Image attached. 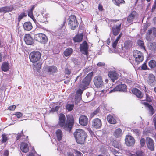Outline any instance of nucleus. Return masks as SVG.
Masks as SVG:
<instances>
[{
  "mask_svg": "<svg viewBox=\"0 0 156 156\" xmlns=\"http://www.w3.org/2000/svg\"><path fill=\"white\" fill-rule=\"evenodd\" d=\"M66 117L64 114H60L59 116V125L66 130L70 132L74 124V119L72 115L67 116V120L65 122Z\"/></svg>",
  "mask_w": 156,
  "mask_h": 156,
  "instance_id": "1",
  "label": "nucleus"
},
{
  "mask_svg": "<svg viewBox=\"0 0 156 156\" xmlns=\"http://www.w3.org/2000/svg\"><path fill=\"white\" fill-rule=\"evenodd\" d=\"M74 137L76 142L78 144H84L87 135L86 132L81 129H77L74 133Z\"/></svg>",
  "mask_w": 156,
  "mask_h": 156,
  "instance_id": "2",
  "label": "nucleus"
},
{
  "mask_svg": "<svg viewBox=\"0 0 156 156\" xmlns=\"http://www.w3.org/2000/svg\"><path fill=\"white\" fill-rule=\"evenodd\" d=\"M68 20V25L71 29L74 30L78 27L79 23L75 15H71Z\"/></svg>",
  "mask_w": 156,
  "mask_h": 156,
  "instance_id": "3",
  "label": "nucleus"
},
{
  "mask_svg": "<svg viewBox=\"0 0 156 156\" xmlns=\"http://www.w3.org/2000/svg\"><path fill=\"white\" fill-rule=\"evenodd\" d=\"M34 38L36 41L44 44H45L48 41L47 37L43 33H39L35 34Z\"/></svg>",
  "mask_w": 156,
  "mask_h": 156,
  "instance_id": "4",
  "label": "nucleus"
},
{
  "mask_svg": "<svg viewBox=\"0 0 156 156\" xmlns=\"http://www.w3.org/2000/svg\"><path fill=\"white\" fill-rule=\"evenodd\" d=\"M41 56V54L40 52L37 51H35L30 54L29 58L31 62L35 63L39 61Z\"/></svg>",
  "mask_w": 156,
  "mask_h": 156,
  "instance_id": "5",
  "label": "nucleus"
},
{
  "mask_svg": "<svg viewBox=\"0 0 156 156\" xmlns=\"http://www.w3.org/2000/svg\"><path fill=\"white\" fill-rule=\"evenodd\" d=\"M57 71V67L54 66H46L44 68V72L48 75H53Z\"/></svg>",
  "mask_w": 156,
  "mask_h": 156,
  "instance_id": "6",
  "label": "nucleus"
},
{
  "mask_svg": "<svg viewBox=\"0 0 156 156\" xmlns=\"http://www.w3.org/2000/svg\"><path fill=\"white\" fill-rule=\"evenodd\" d=\"M133 56L135 58L136 61L137 63L141 62L143 60V54L140 51L136 50L133 52Z\"/></svg>",
  "mask_w": 156,
  "mask_h": 156,
  "instance_id": "7",
  "label": "nucleus"
},
{
  "mask_svg": "<svg viewBox=\"0 0 156 156\" xmlns=\"http://www.w3.org/2000/svg\"><path fill=\"white\" fill-rule=\"evenodd\" d=\"M93 81L94 85L97 88L102 87L103 86L102 78L101 76H95L94 78Z\"/></svg>",
  "mask_w": 156,
  "mask_h": 156,
  "instance_id": "8",
  "label": "nucleus"
},
{
  "mask_svg": "<svg viewBox=\"0 0 156 156\" xmlns=\"http://www.w3.org/2000/svg\"><path fill=\"white\" fill-rule=\"evenodd\" d=\"M127 91V86L125 84H119L115 88L112 89L109 91L110 93L116 92L120 91L125 92Z\"/></svg>",
  "mask_w": 156,
  "mask_h": 156,
  "instance_id": "9",
  "label": "nucleus"
},
{
  "mask_svg": "<svg viewBox=\"0 0 156 156\" xmlns=\"http://www.w3.org/2000/svg\"><path fill=\"white\" fill-rule=\"evenodd\" d=\"M93 75V72H91L89 73L84 79L82 81V84L83 87H87L89 85L90 82L91 81Z\"/></svg>",
  "mask_w": 156,
  "mask_h": 156,
  "instance_id": "10",
  "label": "nucleus"
},
{
  "mask_svg": "<svg viewBox=\"0 0 156 156\" xmlns=\"http://www.w3.org/2000/svg\"><path fill=\"white\" fill-rule=\"evenodd\" d=\"M80 52L83 54L87 55H88V45L86 41H84L80 46Z\"/></svg>",
  "mask_w": 156,
  "mask_h": 156,
  "instance_id": "11",
  "label": "nucleus"
},
{
  "mask_svg": "<svg viewBox=\"0 0 156 156\" xmlns=\"http://www.w3.org/2000/svg\"><path fill=\"white\" fill-rule=\"evenodd\" d=\"M146 143L147 147L150 151H153L154 149V145L153 140L151 138L147 137Z\"/></svg>",
  "mask_w": 156,
  "mask_h": 156,
  "instance_id": "12",
  "label": "nucleus"
},
{
  "mask_svg": "<svg viewBox=\"0 0 156 156\" xmlns=\"http://www.w3.org/2000/svg\"><path fill=\"white\" fill-rule=\"evenodd\" d=\"M125 141L126 144L128 146H133L135 142L134 138L132 136L129 135L126 136Z\"/></svg>",
  "mask_w": 156,
  "mask_h": 156,
  "instance_id": "13",
  "label": "nucleus"
},
{
  "mask_svg": "<svg viewBox=\"0 0 156 156\" xmlns=\"http://www.w3.org/2000/svg\"><path fill=\"white\" fill-rule=\"evenodd\" d=\"M24 40L26 44L27 45H31L34 42L33 38L29 34H25L24 37Z\"/></svg>",
  "mask_w": 156,
  "mask_h": 156,
  "instance_id": "14",
  "label": "nucleus"
},
{
  "mask_svg": "<svg viewBox=\"0 0 156 156\" xmlns=\"http://www.w3.org/2000/svg\"><path fill=\"white\" fill-rule=\"evenodd\" d=\"M146 35L150 39H154L156 36V28L154 27L148 30Z\"/></svg>",
  "mask_w": 156,
  "mask_h": 156,
  "instance_id": "15",
  "label": "nucleus"
},
{
  "mask_svg": "<svg viewBox=\"0 0 156 156\" xmlns=\"http://www.w3.org/2000/svg\"><path fill=\"white\" fill-rule=\"evenodd\" d=\"M92 125L93 127L96 129H99L101 126V120L98 118H96L92 121Z\"/></svg>",
  "mask_w": 156,
  "mask_h": 156,
  "instance_id": "16",
  "label": "nucleus"
},
{
  "mask_svg": "<svg viewBox=\"0 0 156 156\" xmlns=\"http://www.w3.org/2000/svg\"><path fill=\"white\" fill-rule=\"evenodd\" d=\"M108 75L113 82H114L115 80L118 79L119 76V74L118 73L115 71H109L108 73Z\"/></svg>",
  "mask_w": 156,
  "mask_h": 156,
  "instance_id": "17",
  "label": "nucleus"
},
{
  "mask_svg": "<svg viewBox=\"0 0 156 156\" xmlns=\"http://www.w3.org/2000/svg\"><path fill=\"white\" fill-rule=\"evenodd\" d=\"M79 122L81 125L86 126L88 123V119L85 115H81L79 118Z\"/></svg>",
  "mask_w": 156,
  "mask_h": 156,
  "instance_id": "18",
  "label": "nucleus"
},
{
  "mask_svg": "<svg viewBox=\"0 0 156 156\" xmlns=\"http://www.w3.org/2000/svg\"><path fill=\"white\" fill-rule=\"evenodd\" d=\"M14 9L12 6H7L0 8V13H5L12 11Z\"/></svg>",
  "mask_w": 156,
  "mask_h": 156,
  "instance_id": "19",
  "label": "nucleus"
},
{
  "mask_svg": "<svg viewBox=\"0 0 156 156\" xmlns=\"http://www.w3.org/2000/svg\"><path fill=\"white\" fill-rule=\"evenodd\" d=\"M121 23L117 25H114L112 28V31L113 34L115 36L117 35L119 33L121 27Z\"/></svg>",
  "mask_w": 156,
  "mask_h": 156,
  "instance_id": "20",
  "label": "nucleus"
},
{
  "mask_svg": "<svg viewBox=\"0 0 156 156\" xmlns=\"http://www.w3.org/2000/svg\"><path fill=\"white\" fill-rule=\"evenodd\" d=\"M107 119L108 122L112 124H115L117 122L115 117L114 115H109L107 117Z\"/></svg>",
  "mask_w": 156,
  "mask_h": 156,
  "instance_id": "21",
  "label": "nucleus"
},
{
  "mask_svg": "<svg viewBox=\"0 0 156 156\" xmlns=\"http://www.w3.org/2000/svg\"><path fill=\"white\" fill-rule=\"evenodd\" d=\"M20 148L22 152L27 153L29 151L28 144L24 142H22L20 145Z\"/></svg>",
  "mask_w": 156,
  "mask_h": 156,
  "instance_id": "22",
  "label": "nucleus"
},
{
  "mask_svg": "<svg viewBox=\"0 0 156 156\" xmlns=\"http://www.w3.org/2000/svg\"><path fill=\"white\" fill-rule=\"evenodd\" d=\"M136 15V12L135 11H133L127 17V20L129 23H132L134 19L135 18Z\"/></svg>",
  "mask_w": 156,
  "mask_h": 156,
  "instance_id": "23",
  "label": "nucleus"
},
{
  "mask_svg": "<svg viewBox=\"0 0 156 156\" xmlns=\"http://www.w3.org/2000/svg\"><path fill=\"white\" fill-rule=\"evenodd\" d=\"M23 28L25 30L30 31L33 28L31 23L30 22H25L23 25Z\"/></svg>",
  "mask_w": 156,
  "mask_h": 156,
  "instance_id": "24",
  "label": "nucleus"
},
{
  "mask_svg": "<svg viewBox=\"0 0 156 156\" xmlns=\"http://www.w3.org/2000/svg\"><path fill=\"white\" fill-rule=\"evenodd\" d=\"M83 37V35L82 34H78L76 35L75 37L73 38V40L74 43L80 42L82 41Z\"/></svg>",
  "mask_w": 156,
  "mask_h": 156,
  "instance_id": "25",
  "label": "nucleus"
},
{
  "mask_svg": "<svg viewBox=\"0 0 156 156\" xmlns=\"http://www.w3.org/2000/svg\"><path fill=\"white\" fill-rule=\"evenodd\" d=\"M132 91L139 98H141L143 97L141 92L137 88L133 89L132 90Z\"/></svg>",
  "mask_w": 156,
  "mask_h": 156,
  "instance_id": "26",
  "label": "nucleus"
},
{
  "mask_svg": "<svg viewBox=\"0 0 156 156\" xmlns=\"http://www.w3.org/2000/svg\"><path fill=\"white\" fill-rule=\"evenodd\" d=\"M143 103L148 108L149 110L150 114L151 116L152 115L154 112L152 106L147 102H143Z\"/></svg>",
  "mask_w": 156,
  "mask_h": 156,
  "instance_id": "27",
  "label": "nucleus"
},
{
  "mask_svg": "<svg viewBox=\"0 0 156 156\" xmlns=\"http://www.w3.org/2000/svg\"><path fill=\"white\" fill-rule=\"evenodd\" d=\"M57 139L58 141H60L62 138L63 133L62 130L60 129H58L55 132Z\"/></svg>",
  "mask_w": 156,
  "mask_h": 156,
  "instance_id": "28",
  "label": "nucleus"
},
{
  "mask_svg": "<svg viewBox=\"0 0 156 156\" xmlns=\"http://www.w3.org/2000/svg\"><path fill=\"white\" fill-rule=\"evenodd\" d=\"M2 70L4 72H6L9 70V63L6 62H4L1 66Z\"/></svg>",
  "mask_w": 156,
  "mask_h": 156,
  "instance_id": "29",
  "label": "nucleus"
},
{
  "mask_svg": "<svg viewBox=\"0 0 156 156\" xmlns=\"http://www.w3.org/2000/svg\"><path fill=\"white\" fill-rule=\"evenodd\" d=\"M73 51V49L72 48H68L65 50L64 52V55L66 57L69 56L71 55Z\"/></svg>",
  "mask_w": 156,
  "mask_h": 156,
  "instance_id": "30",
  "label": "nucleus"
},
{
  "mask_svg": "<svg viewBox=\"0 0 156 156\" xmlns=\"http://www.w3.org/2000/svg\"><path fill=\"white\" fill-rule=\"evenodd\" d=\"M122 131L120 128L116 129L114 132V136L116 137H119L122 135Z\"/></svg>",
  "mask_w": 156,
  "mask_h": 156,
  "instance_id": "31",
  "label": "nucleus"
},
{
  "mask_svg": "<svg viewBox=\"0 0 156 156\" xmlns=\"http://www.w3.org/2000/svg\"><path fill=\"white\" fill-rule=\"evenodd\" d=\"M148 65L151 68H154L156 66V61L153 60H151L148 62Z\"/></svg>",
  "mask_w": 156,
  "mask_h": 156,
  "instance_id": "32",
  "label": "nucleus"
},
{
  "mask_svg": "<svg viewBox=\"0 0 156 156\" xmlns=\"http://www.w3.org/2000/svg\"><path fill=\"white\" fill-rule=\"evenodd\" d=\"M155 76L152 74H149L148 77V81L150 84H151L153 83L155 80Z\"/></svg>",
  "mask_w": 156,
  "mask_h": 156,
  "instance_id": "33",
  "label": "nucleus"
},
{
  "mask_svg": "<svg viewBox=\"0 0 156 156\" xmlns=\"http://www.w3.org/2000/svg\"><path fill=\"white\" fill-rule=\"evenodd\" d=\"M137 44L141 49L145 50V47L143 41L140 40H138Z\"/></svg>",
  "mask_w": 156,
  "mask_h": 156,
  "instance_id": "34",
  "label": "nucleus"
},
{
  "mask_svg": "<svg viewBox=\"0 0 156 156\" xmlns=\"http://www.w3.org/2000/svg\"><path fill=\"white\" fill-rule=\"evenodd\" d=\"M27 16V14L25 12L21 13L18 16L17 21L18 23H19L21 20L24 17H26Z\"/></svg>",
  "mask_w": 156,
  "mask_h": 156,
  "instance_id": "35",
  "label": "nucleus"
},
{
  "mask_svg": "<svg viewBox=\"0 0 156 156\" xmlns=\"http://www.w3.org/2000/svg\"><path fill=\"white\" fill-rule=\"evenodd\" d=\"M124 46L126 48H129L132 47V42L130 41H126L124 43Z\"/></svg>",
  "mask_w": 156,
  "mask_h": 156,
  "instance_id": "36",
  "label": "nucleus"
},
{
  "mask_svg": "<svg viewBox=\"0 0 156 156\" xmlns=\"http://www.w3.org/2000/svg\"><path fill=\"white\" fill-rule=\"evenodd\" d=\"M112 1L115 5L118 6L120 4L125 2L124 0H112Z\"/></svg>",
  "mask_w": 156,
  "mask_h": 156,
  "instance_id": "37",
  "label": "nucleus"
},
{
  "mask_svg": "<svg viewBox=\"0 0 156 156\" xmlns=\"http://www.w3.org/2000/svg\"><path fill=\"white\" fill-rule=\"evenodd\" d=\"M74 106V105L73 104H68L66 105V107L67 110L69 111H70L72 110Z\"/></svg>",
  "mask_w": 156,
  "mask_h": 156,
  "instance_id": "38",
  "label": "nucleus"
},
{
  "mask_svg": "<svg viewBox=\"0 0 156 156\" xmlns=\"http://www.w3.org/2000/svg\"><path fill=\"white\" fill-rule=\"evenodd\" d=\"M66 19H64L63 22L59 25V29L61 30L63 29H64L66 27Z\"/></svg>",
  "mask_w": 156,
  "mask_h": 156,
  "instance_id": "39",
  "label": "nucleus"
},
{
  "mask_svg": "<svg viewBox=\"0 0 156 156\" xmlns=\"http://www.w3.org/2000/svg\"><path fill=\"white\" fill-rule=\"evenodd\" d=\"M88 72V69L87 68H86L85 69H84L82 72V73L80 74V75H79V76H77V77L76 78V79H75V81L76 82L77 80H78V79L79 78V77H80V76L81 75H82V74H83V76H84V75L86 74V73H87Z\"/></svg>",
  "mask_w": 156,
  "mask_h": 156,
  "instance_id": "40",
  "label": "nucleus"
},
{
  "mask_svg": "<svg viewBox=\"0 0 156 156\" xmlns=\"http://www.w3.org/2000/svg\"><path fill=\"white\" fill-rule=\"evenodd\" d=\"M6 136L7 135L5 133H3L2 135V143H5L8 140V138Z\"/></svg>",
  "mask_w": 156,
  "mask_h": 156,
  "instance_id": "41",
  "label": "nucleus"
},
{
  "mask_svg": "<svg viewBox=\"0 0 156 156\" xmlns=\"http://www.w3.org/2000/svg\"><path fill=\"white\" fill-rule=\"evenodd\" d=\"M34 66L36 68V70L38 71L40 69H41V62H39L37 63H34Z\"/></svg>",
  "mask_w": 156,
  "mask_h": 156,
  "instance_id": "42",
  "label": "nucleus"
},
{
  "mask_svg": "<svg viewBox=\"0 0 156 156\" xmlns=\"http://www.w3.org/2000/svg\"><path fill=\"white\" fill-rule=\"evenodd\" d=\"M28 16H29L30 18H31L32 19V20H33V21L34 22H35L36 20L33 16V12L28 11Z\"/></svg>",
  "mask_w": 156,
  "mask_h": 156,
  "instance_id": "43",
  "label": "nucleus"
},
{
  "mask_svg": "<svg viewBox=\"0 0 156 156\" xmlns=\"http://www.w3.org/2000/svg\"><path fill=\"white\" fill-rule=\"evenodd\" d=\"M59 108L60 106H57L55 107H53L51 109L50 111V112H53L55 111H58Z\"/></svg>",
  "mask_w": 156,
  "mask_h": 156,
  "instance_id": "44",
  "label": "nucleus"
},
{
  "mask_svg": "<svg viewBox=\"0 0 156 156\" xmlns=\"http://www.w3.org/2000/svg\"><path fill=\"white\" fill-rule=\"evenodd\" d=\"M75 101H80L81 99V95L76 94L75 97Z\"/></svg>",
  "mask_w": 156,
  "mask_h": 156,
  "instance_id": "45",
  "label": "nucleus"
},
{
  "mask_svg": "<svg viewBox=\"0 0 156 156\" xmlns=\"http://www.w3.org/2000/svg\"><path fill=\"white\" fill-rule=\"evenodd\" d=\"M74 151L76 155V156H83L82 153L77 150L74 149Z\"/></svg>",
  "mask_w": 156,
  "mask_h": 156,
  "instance_id": "46",
  "label": "nucleus"
},
{
  "mask_svg": "<svg viewBox=\"0 0 156 156\" xmlns=\"http://www.w3.org/2000/svg\"><path fill=\"white\" fill-rule=\"evenodd\" d=\"M156 9V0H155L151 9L152 12H154Z\"/></svg>",
  "mask_w": 156,
  "mask_h": 156,
  "instance_id": "47",
  "label": "nucleus"
},
{
  "mask_svg": "<svg viewBox=\"0 0 156 156\" xmlns=\"http://www.w3.org/2000/svg\"><path fill=\"white\" fill-rule=\"evenodd\" d=\"M140 143L142 147L144 146L145 143V139L144 138H142L140 140Z\"/></svg>",
  "mask_w": 156,
  "mask_h": 156,
  "instance_id": "48",
  "label": "nucleus"
},
{
  "mask_svg": "<svg viewBox=\"0 0 156 156\" xmlns=\"http://www.w3.org/2000/svg\"><path fill=\"white\" fill-rule=\"evenodd\" d=\"M99 111V109L98 108H97L96 110L94 111L92 113L91 115L92 116H94V115H96L98 113Z\"/></svg>",
  "mask_w": 156,
  "mask_h": 156,
  "instance_id": "49",
  "label": "nucleus"
},
{
  "mask_svg": "<svg viewBox=\"0 0 156 156\" xmlns=\"http://www.w3.org/2000/svg\"><path fill=\"white\" fill-rule=\"evenodd\" d=\"M15 115L17 116L18 118H20L23 115V114L19 112H17L15 113Z\"/></svg>",
  "mask_w": 156,
  "mask_h": 156,
  "instance_id": "50",
  "label": "nucleus"
},
{
  "mask_svg": "<svg viewBox=\"0 0 156 156\" xmlns=\"http://www.w3.org/2000/svg\"><path fill=\"white\" fill-rule=\"evenodd\" d=\"M22 135H23V131H22L21 133H19L18 134L17 136L16 137V140H19L20 138L22 136Z\"/></svg>",
  "mask_w": 156,
  "mask_h": 156,
  "instance_id": "51",
  "label": "nucleus"
},
{
  "mask_svg": "<svg viewBox=\"0 0 156 156\" xmlns=\"http://www.w3.org/2000/svg\"><path fill=\"white\" fill-rule=\"evenodd\" d=\"M141 69L144 70L147 69V66L145 63H144L142 64L141 66Z\"/></svg>",
  "mask_w": 156,
  "mask_h": 156,
  "instance_id": "52",
  "label": "nucleus"
},
{
  "mask_svg": "<svg viewBox=\"0 0 156 156\" xmlns=\"http://www.w3.org/2000/svg\"><path fill=\"white\" fill-rule=\"evenodd\" d=\"M16 106L15 105H12L9 106L8 108V109L11 111H13L16 108Z\"/></svg>",
  "mask_w": 156,
  "mask_h": 156,
  "instance_id": "53",
  "label": "nucleus"
},
{
  "mask_svg": "<svg viewBox=\"0 0 156 156\" xmlns=\"http://www.w3.org/2000/svg\"><path fill=\"white\" fill-rule=\"evenodd\" d=\"M133 131L134 133H135L137 135H138L140 133V131L138 129H133Z\"/></svg>",
  "mask_w": 156,
  "mask_h": 156,
  "instance_id": "54",
  "label": "nucleus"
},
{
  "mask_svg": "<svg viewBox=\"0 0 156 156\" xmlns=\"http://www.w3.org/2000/svg\"><path fill=\"white\" fill-rule=\"evenodd\" d=\"M105 64V63L102 62H99L97 64L98 66L101 67H104Z\"/></svg>",
  "mask_w": 156,
  "mask_h": 156,
  "instance_id": "55",
  "label": "nucleus"
},
{
  "mask_svg": "<svg viewBox=\"0 0 156 156\" xmlns=\"http://www.w3.org/2000/svg\"><path fill=\"white\" fill-rule=\"evenodd\" d=\"M136 156H144L143 152L142 151H137L136 153Z\"/></svg>",
  "mask_w": 156,
  "mask_h": 156,
  "instance_id": "56",
  "label": "nucleus"
},
{
  "mask_svg": "<svg viewBox=\"0 0 156 156\" xmlns=\"http://www.w3.org/2000/svg\"><path fill=\"white\" fill-rule=\"evenodd\" d=\"M71 73V71L68 68H66L65 69V73L66 74L69 75Z\"/></svg>",
  "mask_w": 156,
  "mask_h": 156,
  "instance_id": "57",
  "label": "nucleus"
},
{
  "mask_svg": "<svg viewBox=\"0 0 156 156\" xmlns=\"http://www.w3.org/2000/svg\"><path fill=\"white\" fill-rule=\"evenodd\" d=\"M9 151L8 150H6L5 151L4 154V156H8L9 155Z\"/></svg>",
  "mask_w": 156,
  "mask_h": 156,
  "instance_id": "58",
  "label": "nucleus"
},
{
  "mask_svg": "<svg viewBox=\"0 0 156 156\" xmlns=\"http://www.w3.org/2000/svg\"><path fill=\"white\" fill-rule=\"evenodd\" d=\"M146 101L149 102H151L152 101L151 99L150 98L149 95L147 94H146Z\"/></svg>",
  "mask_w": 156,
  "mask_h": 156,
  "instance_id": "59",
  "label": "nucleus"
},
{
  "mask_svg": "<svg viewBox=\"0 0 156 156\" xmlns=\"http://www.w3.org/2000/svg\"><path fill=\"white\" fill-rule=\"evenodd\" d=\"M83 93V90H82L81 89H79L77 90L76 94H77L81 95Z\"/></svg>",
  "mask_w": 156,
  "mask_h": 156,
  "instance_id": "60",
  "label": "nucleus"
},
{
  "mask_svg": "<svg viewBox=\"0 0 156 156\" xmlns=\"http://www.w3.org/2000/svg\"><path fill=\"white\" fill-rule=\"evenodd\" d=\"M153 121L154 124V126L156 128V115L154 116Z\"/></svg>",
  "mask_w": 156,
  "mask_h": 156,
  "instance_id": "61",
  "label": "nucleus"
},
{
  "mask_svg": "<svg viewBox=\"0 0 156 156\" xmlns=\"http://www.w3.org/2000/svg\"><path fill=\"white\" fill-rule=\"evenodd\" d=\"M118 42L115 41L112 44V47L114 48H115Z\"/></svg>",
  "mask_w": 156,
  "mask_h": 156,
  "instance_id": "62",
  "label": "nucleus"
},
{
  "mask_svg": "<svg viewBox=\"0 0 156 156\" xmlns=\"http://www.w3.org/2000/svg\"><path fill=\"white\" fill-rule=\"evenodd\" d=\"M66 156H74L73 153L70 151L67 152Z\"/></svg>",
  "mask_w": 156,
  "mask_h": 156,
  "instance_id": "63",
  "label": "nucleus"
},
{
  "mask_svg": "<svg viewBox=\"0 0 156 156\" xmlns=\"http://www.w3.org/2000/svg\"><path fill=\"white\" fill-rule=\"evenodd\" d=\"M35 23L36 24V25L37 27L40 28H41V29H43L44 27H43L41 25H40L38 23H36V21H35Z\"/></svg>",
  "mask_w": 156,
  "mask_h": 156,
  "instance_id": "64",
  "label": "nucleus"
}]
</instances>
